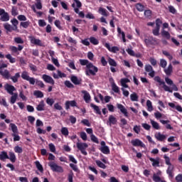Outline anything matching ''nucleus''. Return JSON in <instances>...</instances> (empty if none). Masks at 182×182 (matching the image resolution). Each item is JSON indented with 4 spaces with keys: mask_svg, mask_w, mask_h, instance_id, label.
Wrapping results in <instances>:
<instances>
[{
    "mask_svg": "<svg viewBox=\"0 0 182 182\" xmlns=\"http://www.w3.org/2000/svg\"><path fill=\"white\" fill-rule=\"evenodd\" d=\"M46 103L49 106H53V103H55V100L52 98H47L46 99Z\"/></svg>",
    "mask_w": 182,
    "mask_h": 182,
    "instance_id": "obj_59",
    "label": "nucleus"
},
{
    "mask_svg": "<svg viewBox=\"0 0 182 182\" xmlns=\"http://www.w3.org/2000/svg\"><path fill=\"white\" fill-rule=\"evenodd\" d=\"M6 58L9 60L10 63H15L16 62V58H13L11 54L6 55Z\"/></svg>",
    "mask_w": 182,
    "mask_h": 182,
    "instance_id": "obj_47",
    "label": "nucleus"
},
{
    "mask_svg": "<svg viewBox=\"0 0 182 182\" xmlns=\"http://www.w3.org/2000/svg\"><path fill=\"white\" fill-rule=\"evenodd\" d=\"M127 83H130V80L129 78L121 79V85L122 86V87H129V85H127Z\"/></svg>",
    "mask_w": 182,
    "mask_h": 182,
    "instance_id": "obj_24",
    "label": "nucleus"
},
{
    "mask_svg": "<svg viewBox=\"0 0 182 182\" xmlns=\"http://www.w3.org/2000/svg\"><path fill=\"white\" fill-rule=\"evenodd\" d=\"M164 73H166V76H171V73H173V65L169 64L167 69L164 70Z\"/></svg>",
    "mask_w": 182,
    "mask_h": 182,
    "instance_id": "obj_26",
    "label": "nucleus"
},
{
    "mask_svg": "<svg viewBox=\"0 0 182 182\" xmlns=\"http://www.w3.org/2000/svg\"><path fill=\"white\" fill-rule=\"evenodd\" d=\"M95 163L97 166H98V167H100V168H106V165L103 164V162H102L101 161H96Z\"/></svg>",
    "mask_w": 182,
    "mask_h": 182,
    "instance_id": "obj_53",
    "label": "nucleus"
},
{
    "mask_svg": "<svg viewBox=\"0 0 182 182\" xmlns=\"http://www.w3.org/2000/svg\"><path fill=\"white\" fill-rule=\"evenodd\" d=\"M31 43L33 45H37V46H42V41L40 39L36 38L34 36L29 37Z\"/></svg>",
    "mask_w": 182,
    "mask_h": 182,
    "instance_id": "obj_14",
    "label": "nucleus"
},
{
    "mask_svg": "<svg viewBox=\"0 0 182 182\" xmlns=\"http://www.w3.org/2000/svg\"><path fill=\"white\" fill-rule=\"evenodd\" d=\"M90 139L92 140V141H93V143H96L97 144H99V139H97V137L96 136H95V134H91L90 136Z\"/></svg>",
    "mask_w": 182,
    "mask_h": 182,
    "instance_id": "obj_54",
    "label": "nucleus"
},
{
    "mask_svg": "<svg viewBox=\"0 0 182 182\" xmlns=\"http://www.w3.org/2000/svg\"><path fill=\"white\" fill-rule=\"evenodd\" d=\"M61 134L63 136H65V137L69 136V129H68L67 127H62L61 128Z\"/></svg>",
    "mask_w": 182,
    "mask_h": 182,
    "instance_id": "obj_48",
    "label": "nucleus"
},
{
    "mask_svg": "<svg viewBox=\"0 0 182 182\" xmlns=\"http://www.w3.org/2000/svg\"><path fill=\"white\" fill-rule=\"evenodd\" d=\"M159 65H160L161 68H163L164 69L167 66V61L164 59H161Z\"/></svg>",
    "mask_w": 182,
    "mask_h": 182,
    "instance_id": "obj_52",
    "label": "nucleus"
},
{
    "mask_svg": "<svg viewBox=\"0 0 182 182\" xmlns=\"http://www.w3.org/2000/svg\"><path fill=\"white\" fill-rule=\"evenodd\" d=\"M100 150L103 154H110V149H109V146H102Z\"/></svg>",
    "mask_w": 182,
    "mask_h": 182,
    "instance_id": "obj_38",
    "label": "nucleus"
},
{
    "mask_svg": "<svg viewBox=\"0 0 182 182\" xmlns=\"http://www.w3.org/2000/svg\"><path fill=\"white\" fill-rule=\"evenodd\" d=\"M65 85L67 87H69V89H73V87H75V85H73V84H72V82H70V81H69V80H66L65 82Z\"/></svg>",
    "mask_w": 182,
    "mask_h": 182,
    "instance_id": "obj_56",
    "label": "nucleus"
},
{
    "mask_svg": "<svg viewBox=\"0 0 182 182\" xmlns=\"http://www.w3.org/2000/svg\"><path fill=\"white\" fill-rule=\"evenodd\" d=\"M161 36H163V38H165L166 39H170V38H171L170 33H168V31H165L164 29L161 31Z\"/></svg>",
    "mask_w": 182,
    "mask_h": 182,
    "instance_id": "obj_29",
    "label": "nucleus"
},
{
    "mask_svg": "<svg viewBox=\"0 0 182 182\" xmlns=\"http://www.w3.org/2000/svg\"><path fill=\"white\" fill-rule=\"evenodd\" d=\"M36 110L38 112H43L45 110V102L43 100L41 101L39 105H37Z\"/></svg>",
    "mask_w": 182,
    "mask_h": 182,
    "instance_id": "obj_25",
    "label": "nucleus"
},
{
    "mask_svg": "<svg viewBox=\"0 0 182 182\" xmlns=\"http://www.w3.org/2000/svg\"><path fill=\"white\" fill-rule=\"evenodd\" d=\"M0 75H1V76H4L5 79H9L10 77L9 71L8 70H5L4 71L0 70Z\"/></svg>",
    "mask_w": 182,
    "mask_h": 182,
    "instance_id": "obj_33",
    "label": "nucleus"
},
{
    "mask_svg": "<svg viewBox=\"0 0 182 182\" xmlns=\"http://www.w3.org/2000/svg\"><path fill=\"white\" fill-rule=\"evenodd\" d=\"M8 160H10L11 163H15L16 161V155H15V153L13 151L9 152V158H7Z\"/></svg>",
    "mask_w": 182,
    "mask_h": 182,
    "instance_id": "obj_22",
    "label": "nucleus"
},
{
    "mask_svg": "<svg viewBox=\"0 0 182 182\" xmlns=\"http://www.w3.org/2000/svg\"><path fill=\"white\" fill-rule=\"evenodd\" d=\"M21 77L23 79V80H27V82H29L30 85H35V83L36 82L35 78L30 77L29 73L26 71L22 72Z\"/></svg>",
    "mask_w": 182,
    "mask_h": 182,
    "instance_id": "obj_7",
    "label": "nucleus"
},
{
    "mask_svg": "<svg viewBox=\"0 0 182 182\" xmlns=\"http://www.w3.org/2000/svg\"><path fill=\"white\" fill-rule=\"evenodd\" d=\"M144 16H146V18H151V10H145Z\"/></svg>",
    "mask_w": 182,
    "mask_h": 182,
    "instance_id": "obj_62",
    "label": "nucleus"
},
{
    "mask_svg": "<svg viewBox=\"0 0 182 182\" xmlns=\"http://www.w3.org/2000/svg\"><path fill=\"white\" fill-rule=\"evenodd\" d=\"M145 70L146 72L149 73V76L151 77H154L156 75V72L153 70V67L149 64L145 65Z\"/></svg>",
    "mask_w": 182,
    "mask_h": 182,
    "instance_id": "obj_12",
    "label": "nucleus"
},
{
    "mask_svg": "<svg viewBox=\"0 0 182 182\" xmlns=\"http://www.w3.org/2000/svg\"><path fill=\"white\" fill-rule=\"evenodd\" d=\"M33 95L37 98H42V97H43V92H42V91H40V90L34 91Z\"/></svg>",
    "mask_w": 182,
    "mask_h": 182,
    "instance_id": "obj_45",
    "label": "nucleus"
},
{
    "mask_svg": "<svg viewBox=\"0 0 182 182\" xmlns=\"http://www.w3.org/2000/svg\"><path fill=\"white\" fill-rule=\"evenodd\" d=\"M30 25H31V21H29L20 23V26H21L24 29H28V28H29Z\"/></svg>",
    "mask_w": 182,
    "mask_h": 182,
    "instance_id": "obj_37",
    "label": "nucleus"
},
{
    "mask_svg": "<svg viewBox=\"0 0 182 182\" xmlns=\"http://www.w3.org/2000/svg\"><path fill=\"white\" fill-rule=\"evenodd\" d=\"M16 99H18V94L14 93L13 96L11 97L10 103H11V105L15 104Z\"/></svg>",
    "mask_w": 182,
    "mask_h": 182,
    "instance_id": "obj_49",
    "label": "nucleus"
},
{
    "mask_svg": "<svg viewBox=\"0 0 182 182\" xmlns=\"http://www.w3.org/2000/svg\"><path fill=\"white\" fill-rule=\"evenodd\" d=\"M135 8L139 12H143L144 11V6L140 3H137L135 5Z\"/></svg>",
    "mask_w": 182,
    "mask_h": 182,
    "instance_id": "obj_36",
    "label": "nucleus"
},
{
    "mask_svg": "<svg viewBox=\"0 0 182 182\" xmlns=\"http://www.w3.org/2000/svg\"><path fill=\"white\" fill-rule=\"evenodd\" d=\"M155 137L159 141H163L164 140H166V135L161 134L160 132L156 134Z\"/></svg>",
    "mask_w": 182,
    "mask_h": 182,
    "instance_id": "obj_27",
    "label": "nucleus"
},
{
    "mask_svg": "<svg viewBox=\"0 0 182 182\" xmlns=\"http://www.w3.org/2000/svg\"><path fill=\"white\" fill-rule=\"evenodd\" d=\"M81 92L82 93V95H84L83 99L85 103H90V94H89V92H87V91L86 90H82L81 91Z\"/></svg>",
    "mask_w": 182,
    "mask_h": 182,
    "instance_id": "obj_18",
    "label": "nucleus"
},
{
    "mask_svg": "<svg viewBox=\"0 0 182 182\" xmlns=\"http://www.w3.org/2000/svg\"><path fill=\"white\" fill-rule=\"evenodd\" d=\"M168 168L166 170V174H168V177H170V178H173V177H174V165H168Z\"/></svg>",
    "mask_w": 182,
    "mask_h": 182,
    "instance_id": "obj_13",
    "label": "nucleus"
},
{
    "mask_svg": "<svg viewBox=\"0 0 182 182\" xmlns=\"http://www.w3.org/2000/svg\"><path fill=\"white\" fill-rule=\"evenodd\" d=\"M131 144L134 147H144V144L139 139L132 140Z\"/></svg>",
    "mask_w": 182,
    "mask_h": 182,
    "instance_id": "obj_10",
    "label": "nucleus"
},
{
    "mask_svg": "<svg viewBox=\"0 0 182 182\" xmlns=\"http://www.w3.org/2000/svg\"><path fill=\"white\" fill-rule=\"evenodd\" d=\"M148 159L152 162L153 167H160V159L156 158L155 159L154 158H151L150 156H149Z\"/></svg>",
    "mask_w": 182,
    "mask_h": 182,
    "instance_id": "obj_17",
    "label": "nucleus"
},
{
    "mask_svg": "<svg viewBox=\"0 0 182 182\" xmlns=\"http://www.w3.org/2000/svg\"><path fill=\"white\" fill-rule=\"evenodd\" d=\"M117 107L120 110L121 113L124 114V117H129V112H127V109L126 107L123 106L122 104H117Z\"/></svg>",
    "mask_w": 182,
    "mask_h": 182,
    "instance_id": "obj_9",
    "label": "nucleus"
},
{
    "mask_svg": "<svg viewBox=\"0 0 182 182\" xmlns=\"http://www.w3.org/2000/svg\"><path fill=\"white\" fill-rule=\"evenodd\" d=\"M5 90H6V92H8L9 93V95H14V92H15V90H16V88H15V87L14 85H11L9 84H6L4 86Z\"/></svg>",
    "mask_w": 182,
    "mask_h": 182,
    "instance_id": "obj_15",
    "label": "nucleus"
},
{
    "mask_svg": "<svg viewBox=\"0 0 182 182\" xmlns=\"http://www.w3.org/2000/svg\"><path fill=\"white\" fill-rule=\"evenodd\" d=\"M71 82H73V83L74 85H80V81H79V79H77V77L73 75L70 78Z\"/></svg>",
    "mask_w": 182,
    "mask_h": 182,
    "instance_id": "obj_42",
    "label": "nucleus"
},
{
    "mask_svg": "<svg viewBox=\"0 0 182 182\" xmlns=\"http://www.w3.org/2000/svg\"><path fill=\"white\" fill-rule=\"evenodd\" d=\"M151 124L156 130H160V125L156 121L151 119Z\"/></svg>",
    "mask_w": 182,
    "mask_h": 182,
    "instance_id": "obj_44",
    "label": "nucleus"
},
{
    "mask_svg": "<svg viewBox=\"0 0 182 182\" xmlns=\"http://www.w3.org/2000/svg\"><path fill=\"white\" fill-rule=\"evenodd\" d=\"M153 181H155V182H160L161 181V178H160V176L156 175V173H154L153 175Z\"/></svg>",
    "mask_w": 182,
    "mask_h": 182,
    "instance_id": "obj_61",
    "label": "nucleus"
},
{
    "mask_svg": "<svg viewBox=\"0 0 182 182\" xmlns=\"http://www.w3.org/2000/svg\"><path fill=\"white\" fill-rule=\"evenodd\" d=\"M99 14L102 15L103 16H109V13L106 9L100 7L98 10Z\"/></svg>",
    "mask_w": 182,
    "mask_h": 182,
    "instance_id": "obj_32",
    "label": "nucleus"
},
{
    "mask_svg": "<svg viewBox=\"0 0 182 182\" xmlns=\"http://www.w3.org/2000/svg\"><path fill=\"white\" fill-rule=\"evenodd\" d=\"M146 107L148 112H153V105L151 104V101H150V100L146 101Z\"/></svg>",
    "mask_w": 182,
    "mask_h": 182,
    "instance_id": "obj_46",
    "label": "nucleus"
},
{
    "mask_svg": "<svg viewBox=\"0 0 182 182\" xmlns=\"http://www.w3.org/2000/svg\"><path fill=\"white\" fill-rule=\"evenodd\" d=\"M79 62H80L81 66H86V69H87V65H89V63H90V62H89L87 60H85V59H80Z\"/></svg>",
    "mask_w": 182,
    "mask_h": 182,
    "instance_id": "obj_41",
    "label": "nucleus"
},
{
    "mask_svg": "<svg viewBox=\"0 0 182 182\" xmlns=\"http://www.w3.org/2000/svg\"><path fill=\"white\" fill-rule=\"evenodd\" d=\"M90 43H92V45H99V40H97L96 38L95 37H90Z\"/></svg>",
    "mask_w": 182,
    "mask_h": 182,
    "instance_id": "obj_51",
    "label": "nucleus"
},
{
    "mask_svg": "<svg viewBox=\"0 0 182 182\" xmlns=\"http://www.w3.org/2000/svg\"><path fill=\"white\" fill-rule=\"evenodd\" d=\"M144 42L146 46L157 45V39L153 36H149V38H145Z\"/></svg>",
    "mask_w": 182,
    "mask_h": 182,
    "instance_id": "obj_8",
    "label": "nucleus"
},
{
    "mask_svg": "<svg viewBox=\"0 0 182 182\" xmlns=\"http://www.w3.org/2000/svg\"><path fill=\"white\" fill-rule=\"evenodd\" d=\"M14 150L15 153H17L18 154H22V153H23V149L18 145L14 148Z\"/></svg>",
    "mask_w": 182,
    "mask_h": 182,
    "instance_id": "obj_39",
    "label": "nucleus"
},
{
    "mask_svg": "<svg viewBox=\"0 0 182 182\" xmlns=\"http://www.w3.org/2000/svg\"><path fill=\"white\" fill-rule=\"evenodd\" d=\"M9 127H11L13 132L11 136L14 137V141H19V140H21V136H19V131H18V127L14 123H11Z\"/></svg>",
    "mask_w": 182,
    "mask_h": 182,
    "instance_id": "obj_3",
    "label": "nucleus"
},
{
    "mask_svg": "<svg viewBox=\"0 0 182 182\" xmlns=\"http://www.w3.org/2000/svg\"><path fill=\"white\" fill-rule=\"evenodd\" d=\"M152 33L154 36H159V35H160V27H156L153 29Z\"/></svg>",
    "mask_w": 182,
    "mask_h": 182,
    "instance_id": "obj_50",
    "label": "nucleus"
},
{
    "mask_svg": "<svg viewBox=\"0 0 182 182\" xmlns=\"http://www.w3.org/2000/svg\"><path fill=\"white\" fill-rule=\"evenodd\" d=\"M14 42H15V43L22 44V43H23V39H22V38H21V37H16V38H14Z\"/></svg>",
    "mask_w": 182,
    "mask_h": 182,
    "instance_id": "obj_57",
    "label": "nucleus"
},
{
    "mask_svg": "<svg viewBox=\"0 0 182 182\" xmlns=\"http://www.w3.org/2000/svg\"><path fill=\"white\" fill-rule=\"evenodd\" d=\"M155 82H157L159 84V86H162L165 92H168L169 93H173V90L170 89V87L166 85V82L161 80L159 76L154 77Z\"/></svg>",
    "mask_w": 182,
    "mask_h": 182,
    "instance_id": "obj_4",
    "label": "nucleus"
},
{
    "mask_svg": "<svg viewBox=\"0 0 182 182\" xmlns=\"http://www.w3.org/2000/svg\"><path fill=\"white\" fill-rule=\"evenodd\" d=\"M99 72V68L93 65L92 63H90L87 65V68L85 69L86 76H96V74Z\"/></svg>",
    "mask_w": 182,
    "mask_h": 182,
    "instance_id": "obj_2",
    "label": "nucleus"
},
{
    "mask_svg": "<svg viewBox=\"0 0 182 182\" xmlns=\"http://www.w3.org/2000/svg\"><path fill=\"white\" fill-rule=\"evenodd\" d=\"M42 79L44 80V82H46V83H50V85H55V80H53V78L46 74L43 75Z\"/></svg>",
    "mask_w": 182,
    "mask_h": 182,
    "instance_id": "obj_11",
    "label": "nucleus"
},
{
    "mask_svg": "<svg viewBox=\"0 0 182 182\" xmlns=\"http://www.w3.org/2000/svg\"><path fill=\"white\" fill-rule=\"evenodd\" d=\"M168 106L170 107H172V109H176V110H177V112H179V113H182V107L181 105H176L175 103L169 102Z\"/></svg>",
    "mask_w": 182,
    "mask_h": 182,
    "instance_id": "obj_20",
    "label": "nucleus"
},
{
    "mask_svg": "<svg viewBox=\"0 0 182 182\" xmlns=\"http://www.w3.org/2000/svg\"><path fill=\"white\" fill-rule=\"evenodd\" d=\"M119 50H120L119 47L113 46L111 48V50H109V52H112V53H117V52H119Z\"/></svg>",
    "mask_w": 182,
    "mask_h": 182,
    "instance_id": "obj_60",
    "label": "nucleus"
},
{
    "mask_svg": "<svg viewBox=\"0 0 182 182\" xmlns=\"http://www.w3.org/2000/svg\"><path fill=\"white\" fill-rule=\"evenodd\" d=\"M0 21H1V22H8V21H9V14H8V12L4 13V14L1 16Z\"/></svg>",
    "mask_w": 182,
    "mask_h": 182,
    "instance_id": "obj_28",
    "label": "nucleus"
},
{
    "mask_svg": "<svg viewBox=\"0 0 182 182\" xmlns=\"http://www.w3.org/2000/svg\"><path fill=\"white\" fill-rule=\"evenodd\" d=\"M160 122L162 124H166V129H167L168 130H173V127H171V124H168L170 123V120L160 119Z\"/></svg>",
    "mask_w": 182,
    "mask_h": 182,
    "instance_id": "obj_21",
    "label": "nucleus"
},
{
    "mask_svg": "<svg viewBox=\"0 0 182 182\" xmlns=\"http://www.w3.org/2000/svg\"><path fill=\"white\" fill-rule=\"evenodd\" d=\"M48 147L51 153H55L56 151V147H55V145L53 144H49Z\"/></svg>",
    "mask_w": 182,
    "mask_h": 182,
    "instance_id": "obj_58",
    "label": "nucleus"
},
{
    "mask_svg": "<svg viewBox=\"0 0 182 182\" xmlns=\"http://www.w3.org/2000/svg\"><path fill=\"white\" fill-rule=\"evenodd\" d=\"M130 99L132 102H139V95L136 92H133L130 95Z\"/></svg>",
    "mask_w": 182,
    "mask_h": 182,
    "instance_id": "obj_35",
    "label": "nucleus"
},
{
    "mask_svg": "<svg viewBox=\"0 0 182 182\" xmlns=\"http://www.w3.org/2000/svg\"><path fill=\"white\" fill-rule=\"evenodd\" d=\"M54 25L60 30H62V26H60V21L55 20L54 22Z\"/></svg>",
    "mask_w": 182,
    "mask_h": 182,
    "instance_id": "obj_63",
    "label": "nucleus"
},
{
    "mask_svg": "<svg viewBox=\"0 0 182 182\" xmlns=\"http://www.w3.org/2000/svg\"><path fill=\"white\" fill-rule=\"evenodd\" d=\"M77 148L83 154L84 156H87V152L86 151V149L87 147H89V145L86 143H82V142H77L76 144Z\"/></svg>",
    "mask_w": 182,
    "mask_h": 182,
    "instance_id": "obj_6",
    "label": "nucleus"
},
{
    "mask_svg": "<svg viewBox=\"0 0 182 182\" xmlns=\"http://www.w3.org/2000/svg\"><path fill=\"white\" fill-rule=\"evenodd\" d=\"M19 77H21V74H19V73H16L14 76L11 77V79L14 83H16Z\"/></svg>",
    "mask_w": 182,
    "mask_h": 182,
    "instance_id": "obj_40",
    "label": "nucleus"
},
{
    "mask_svg": "<svg viewBox=\"0 0 182 182\" xmlns=\"http://www.w3.org/2000/svg\"><path fill=\"white\" fill-rule=\"evenodd\" d=\"M108 122L109 124H116L117 123V119H116V117H114V116L109 115Z\"/></svg>",
    "mask_w": 182,
    "mask_h": 182,
    "instance_id": "obj_31",
    "label": "nucleus"
},
{
    "mask_svg": "<svg viewBox=\"0 0 182 182\" xmlns=\"http://www.w3.org/2000/svg\"><path fill=\"white\" fill-rule=\"evenodd\" d=\"M90 107H92L95 112V113H96V114H99L100 116H102V111L100 110V108H99V106L91 103L90 104Z\"/></svg>",
    "mask_w": 182,
    "mask_h": 182,
    "instance_id": "obj_19",
    "label": "nucleus"
},
{
    "mask_svg": "<svg viewBox=\"0 0 182 182\" xmlns=\"http://www.w3.org/2000/svg\"><path fill=\"white\" fill-rule=\"evenodd\" d=\"M36 168H38V170L39 171H41V173L43 172V166H42V164H41V162H39V161H36L35 162Z\"/></svg>",
    "mask_w": 182,
    "mask_h": 182,
    "instance_id": "obj_43",
    "label": "nucleus"
},
{
    "mask_svg": "<svg viewBox=\"0 0 182 182\" xmlns=\"http://www.w3.org/2000/svg\"><path fill=\"white\" fill-rule=\"evenodd\" d=\"M108 63L109 65V66L113 68H116L117 66V63L116 62V60H114V59L112 58H108Z\"/></svg>",
    "mask_w": 182,
    "mask_h": 182,
    "instance_id": "obj_34",
    "label": "nucleus"
},
{
    "mask_svg": "<svg viewBox=\"0 0 182 182\" xmlns=\"http://www.w3.org/2000/svg\"><path fill=\"white\" fill-rule=\"evenodd\" d=\"M77 103L75 100H71V101H66L65 102V109L66 110H69L71 107H76Z\"/></svg>",
    "mask_w": 182,
    "mask_h": 182,
    "instance_id": "obj_16",
    "label": "nucleus"
},
{
    "mask_svg": "<svg viewBox=\"0 0 182 182\" xmlns=\"http://www.w3.org/2000/svg\"><path fill=\"white\" fill-rule=\"evenodd\" d=\"M9 159V156L8 155V153L5 151H2L0 153V160L1 161H5V160Z\"/></svg>",
    "mask_w": 182,
    "mask_h": 182,
    "instance_id": "obj_23",
    "label": "nucleus"
},
{
    "mask_svg": "<svg viewBox=\"0 0 182 182\" xmlns=\"http://www.w3.org/2000/svg\"><path fill=\"white\" fill-rule=\"evenodd\" d=\"M175 180L176 182H182V174L181 173L178 174L176 176Z\"/></svg>",
    "mask_w": 182,
    "mask_h": 182,
    "instance_id": "obj_64",
    "label": "nucleus"
},
{
    "mask_svg": "<svg viewBox=\"0 0 182 182\" xmlns=\"http://www.w3.org/2000/svg\"><path fill=\"white\" fill-rule=\"evenodd\" d=\"M164 159L165 160V163L166 166H171V162H170V157L167 156V155L164 156Z\"/></svg>",
    "mask_w": 182,
    "mask_h": 182,
    "instance_id": "obj_55",
    "label": "nucleus"
},
{
    "mask_svg": "<svg viewBox=\"0 0 182 182\" xmlns=\"http://www.w3.org/2000/svg\"><path fill=\"white\" fill-rule=\"evenodd\" d=\"M11 22L14 27L11 26V24L8 23H5L3 25L4 29L6 31V33L7 34L12 32V31H18V25L19 24V21H18L17 19L14 18L11 20Z\"/></svg>",
    "mask_w": 182,
    "mask_h": 182,
    "instance_id": "obj_1",
    "label": "nucleus"
},
{
    "mask_svg": "<svg viewBox=\"0 0 182 182\" xmlns=\"http://www.w3.org/2000/svg\"><path fill=\"white\" fill-rule=\"evenodd\" d=\"M48 166L51 168L52 171H55V173H63V168L58 166L53 161H50L48 163Z\"/></svg>",
    "mask_w": 182,
    "mask_h": 182,
    "instance_id": "obj_5",
    "label": "nucleus"
},
{
    "mask_svg": "<svg viewBox=\"0 0 182 182\" xmlns=\"http://www.w3.org/2000/svg\"><path fill=\"white\" fill-rule=\"evenodd\" d=\"M112 89L114 93H120V88L116 85V82H112Z\"/></svg>",
    "mask_w": 182,
    "mask_h": 182,
    "instance_id": "obj_30",
    "label": "nucleus"
}]
</instances>
